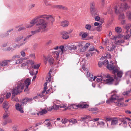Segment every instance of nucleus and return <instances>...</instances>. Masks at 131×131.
Returning a JSON list of instances; mask_svg holds the SVG:
<instances>
[{"label":"nucleus","mask_w":131,"mask_h":131,"mask_svg":"<svg viewBox=\"0 0 131 131\" xmlns=\"http://www.w3.org/2000/svg\"><path fill=\"white\" fill-rule=\"evenodd\" d=\"M36 24V27L43 26H47V23L44 20L40 19L38 16L35 18L30 22L29 24L27 25L26 27L29 28L33 26Z\"/></svg>","instance_id":"obj_1"},{"label":"nucleus","mask_w":131,"mask_h":131,"mask_svg":"<svg viewBox=\"0 0 131 131\" xmlns=\"http://www.w3.org/2000/svg\"><path fill=\"white\" fill-rule=\"evenodd\" d=\"M114 94L111 95V97L109 100L106 101V103L107 104H109L110 103L112 102L115 100H117V101L115 102L116 105L117 106L122 107L124 106V104L123 103H121L120 102L123 100V98L118 99L119 96L117 95L116 91H114L112 92Z\"/></svg>","instance_id":"obj_2"},{"label":"nucleus","mask_w":131,"mask_h":131,"mask_svg":"<svg viewBox=\"0 0 131 131\" xmlns=\"http://www.w3.org/2000/svg\"><path fill=\"white\" fill-rule=\"evenodd\" d=\"M24 87V84L22 81L18 82L16 84V87L12 91V96L14 97L16 95L21 92Z\"/></svg>","instance_id":"obj_3"},{"label":"nucleus","mask_w":131,"mask_h":131,"mask_svg":"<svg viewBox=\"0 0 131 131\" xmlns=\"http://www.w3.org/2000/svg\"><path fill=\"white\" fill-rule=\"evenodd\" d=\"M47 26H43L36 27V29L34 31H31L32 35L34 34L39 33L40 32H44L46 31V28Z\"/></svg>","instance_id":"obj_4"},{"label":"nucleus","mask_w":131,"mask_h":131,"mask_svg":"<svg viewBox=\"0 0 131 131\" xmlns=\"http://www.w3.org/2000/svg\"><path fill=\"white\" fill-rule=\"evenodd\" d=\"M45 63L46 65L47 64V61L50 65L53 64L54 62V58L51 55H49L47 57H45Z\"/></svg>","instance_id":"obj_5"},{"label":"nucleus","mask_w":131,"mask_h":131,"mask_svg":"<svg viewBox=\"0 0 131 131\" xmlns=\"http://www.w3.org/2000/svg\"><path fill=\"white\" fill-rule=\"evenodd\" d=\"M110 64H108V61L107 60H105L103 62V65H107V68L108 69L110 70H113L115 68V67L113 66V63L111 61L110 62Z\"/></svg>","instance_id":"obj_6"},{"label":"nucleus","mask_w":131,"mask_h":131,"mask_svg":"<svg viewBox=\"0 0 131 131\" xmlns=\"http://www.w3.org/2000/svg\"><path fill=\"white\" fill-rule=\"evenodd\" d=\"M119 120L121 122L119 124V125H122L124 127L126 126L127 125V122L126 120V117L124 116L119 117Z\"/></svg>","instance_id":"obj_7"},{"label":"nucleus","mask_w":131,"mask_h":131,"mask_svg":"<svg viewBox=\"0 0 131 131\" xmlns=\"http://www.w3.org/2000/svg\"><path fill=\"white\" fill-rule=\"evenodd\" d=\"M120 6V8L121 10L123 11L129 8L130 6L126 3H121Z\"/></svg>","instance_id":"obj_8"},{"label":"nucleus","mask_w":131,"mask_h":131,"mask_svg":"<svg viewBox=\"0 0 131 131\" xmlns=\"http://www.w3.org/2000/svg\"><path fill=\"white\" fill-rule=\"evenodd\" d=\"M103 81L107 84H112L114 81V79L111 78H107V77L104 76V79H103Z\"/></svg>","instance_id":"obj_9"},{"label":"nucleus","mask_w":131,"mask_h":131,"mask_svg":"<svg viewBox=\"0 0 131 131\" xmlns=\"http://www.w3.org/2000/svg\"><path fill=\"white\" fill-rule=\"evenodd\" d=\"M58 49L61 50V51H59V53H61V55H62L64 52L67 50L65 49V45H61L59 47L57 46L54 48V49L56 50Z\"/></svg>","instance_id":"obj_10"},{"label":"nucleus","mask_w":131,"mask_h":131,"mask_svg":"<svg viewBox=\"0 0 131 131\" xmlns=\"http://www.w3.org/2000/svg\"><path fill=\"white\" fill-rule=\"evenodd\" d=\"M34 63V62L33 61L31 60H29L27 61L26 62L22 64V67L24 68L25 66H28L30 65V64H31V65H32Z\"/></svg>","instance_id":"obj_11"},{"label":"nucleus","mask_w":131,"mask_h":131,"mask_svg":"<svg viewBox=\"0 0 131 131\" xmlns=\"http://www.w3.org/2000/svg\"><path fill=\"white\" fill-rule=\"evenodd\" d=\"M77 46L75 45H72L70 46L65 45V49L67 50H75L77 48Z\"/></svg>","instance_id":"obj_12"},{"label":"nucleus","mask_w":131,"mask_h":131,"mask_svg":"<svg viewBox=\"0 0 131 131\" xmlns=\"http://www.w3.org/2000/svg\"><path fill=\"white\" fill-rule=\"evenodd\" d=\"M113 70V74H115L116 73H117L118 77L119 78H121L122 77L123 74V73L122 71H119L118 69H114Z\"/></svg>","instance_id":"obj_13"},{"label":"nucleus","mask_w":131,"mask_h":131,"mask_svg":"<svg viewBox=\"0 0 131 131\" xmlns=\"http://www.w3.org/2000/svg\"><path fill=\"white\" fill-rule=\"evenodd\" d=\"M54 7L56 8L61 10H68V8L66 7L61 5L55 6Z\"/></svg>","instance_id":"obj_14"},{"label":"nucleus","mask_w":131,"mask_h":131,"mask_svg":"<svg viewBox=\"0 0 131 131\" xmlns=\"http://www.w3.org/2000/svg\"><path fill=\"white\" fill-rule=\"evenodd\" d=\"M15 108L16 110L19 111L21 113H23L24 111L21 107V105H20L19 103H16L15 105Z\"/></svg>","instance_id":"obj_15"},{"label":"nucleus","mask_w":131,"mask_h":131,"mask_svg":"<svg viewBox=\"0 0 131 131\" xmlns=\"http://www.w3.org/2000/svg\"><path fill=\"white\" fill-rule=\"evenodd\" d=\"M60 34L63 39H67L69 38L68 33L66 31H62L61 32Z\"/></svg>","instance_id":"obj_16"},{"label":"nucleus","mask_w":131,"mask_h":131,"mask_svg":"<svg viewBox=\"0 0 131 131\" xmlns=\"http://www.w3.org/2000/svg\"><path fill=\"white\" fill-rule=\"evenodd\" d=\"M39 18H44L47 19H49L54 18L53 16L51 15H42L38 16Z\"/></svg>","instance_id":"obj_17"},{"label":"nucleus","mask_w":131,"mask_h":131,"mask_svg":"<svg viewBox=\"0 0 131 131\" xmlns=\"http://www.w3.org/2000/svg\"><path fill=\"white\" fill-rule=\"evenodd\" d=\"M30 80L29 78H27L24 81V83L25 85L26 88L28 89L29 86L30 84Z\"/></svg>","instance_id":"obj_18"},{"label":"nucleus","mask_w":131,"mask_h":131,"mask_svg":"<svg viewBox=\"0 0 131 131\" xmlns=\"http://www.w3.org/2000/svg\"><path fill=\"white\" fill-rule=\"evenodd\" d=\"M47 112V111L45 109H41V111L38 112L37 113L38 116L39 115H43Z\"/></svg>","instance_id":"obj_19"},{"label":"nucleus","mask_w":131,"mask_h":131,"mask_svg":"<svg viewBox=\"0 0 131 131\" xmlns=\"http://www.w3.org/2000/svg\"><path fill=\"white\" fill-rule=\"evenodd\" d=\"M69 21L66 20L62 21L61 23V25L63 27H67L69 25Z\"/></svg>","instance_id":"obj_20"},{"label":"nucleus","mask_w":131,"mask_h":131,"mask_svg":"<svg viewBox=\"0 0 131 131\" xmlns=\"http://www.w3.org/2000/svg\"><path fill=\"white\" fill-rule=\"evenodd\" d=\"M93 10H96L95 5L94 2H91L90 4V11H92Z\"/></svg>","instance_id":"obj_21"},{"label":"nucleus","mask_w":131,"mask_h":131,"mask_svg":"<svg viewBox=\"0 0 131 131\" xmlns=\"http://www.w3.org/2000/svg\"><path fill=\"white\" fill-rule=\"evenodd\" d=\"M114 9L115 13L117 15L121 13V12L122 11L121 10L120 6L118 7L117 6H115L114 8Z\"/></svg>","instance_id":"obj_22"},{"label":"nucleus","mask_w":131,"mask_h":131,"mask_svg":"<svg viewBox=\"0 0 131 131\" xmlns=\"http://www.w3.org/2000/svg\"><path fill=\"white\" fill-rule=\"evenodd\" d=\"M88 110L92 112H95L93 113L94 114L97 113L99 112L98 109L96 107L94 108H88Z\"/></svg>","instance_id":"obj_23"},{"label":"nucleus","mask_w":131,"mask_h":131,"mask_svg":"<svg viewBox=\"0 0 131 131\" xmlns=\"http://www.w3.org/2000/svg\"><path fill=\"white\" fill-rule=\"evenodd\" d=\"M8 104V103L6 101L4 102L3 103V107L4 108H5L6 112L9 108Z\"/></svg>","instance_id":"obj_24"},{"label":"nucleus","mask_w":131,"mask_h":131,"mask_svg":"<svg viewBox=\"0 0 131 131\" xmlns=\"http://www.w3.org/2000/svg\"><path fill=\"white\" fill-rule=\"evenodd\" d=\"M105 126V123L103 121H98L97 126H99L100 127L104 128Z\"/></svg>","instance_id":"obj_25"},{"label":"nucleus","mask_w":131,"mask_h":131,"mask_svg":"<svg viewBox=\"0 0 131 131\" xmlns=\"http://www.w3.org/2000/svg\"><path fill=\"white\" fill-rule=\"evenodd\" d=\"M118 123L117 118H113L111 122V125H114Z\"/></svg>","instance_id":"obj_26"},{"label":"nucleus","mask_w":131,"mask_h":131,"mask_svg":"<svg viewBox=\"0 0 131 131\" xmlns=\"http://www.w3.org/2000/svg\"><path fill=\"white\" fill-rule=\"evenodd\" d=\"M10 61L9 60H5L2 61V62L0 61V65H1V66L3 67L7 66L8 64V62Z\"/></svg>","instance_id":"obj_27"},{"label":"nucleus","mask_w":131,"mask_h":131,"mask_svg":"<svg viewBox=\"0 0 131 131\" xmlns=\"http://www.w3.org/2000/svg\"><path fill=\"white\" fill-rule=\"evenodd\" d=\"M52 44V41L51 40H48L45 44L48 47L51 46Z\"/></svg>","instance_id":"obj_28"},{"label":"nucleus","mask_w":131,"mask_h":131,"mask_svg":"<svg viewBox=\"0 0 131 131\" xmlns=\"http://www.w3.org/2000/svg\"><path fill=\"white\" fill-rule=\"evenodd\" d=\"M53 71V70H50L49 72L48 73L49 77L48 79V80H47V81L48 82H49L51 80V73H52V71Z\"/></svg>","instance_id":"obj_29"},{"label":"nucleus","mask_w":131,"mask_h":131,"mask_svg":"<svg viewBox=\"0 0 131 131\" xmlns=\"http://www.w3.org/2000/svg\"><path fill=\"white\" fill-rule=\"evenodd\" d=\"M119 16V19L120 20H122L124 19L125 18V16L124 14L123 13H121Z\"/></svg>","instance_id":"obj_30"},{"label":"nucleus","mask_w":131,"mask_h":131,"mask_svg":"<svg viewBox=\"0 0 131 131\" xmlns=\"http://www.w3.org/2000/svg\"><path fill=\"white\" fill-rule=\"evenodd\" d=\"M9 116V113L8 112H6L4 114L3 117V119H6Z\"/></svg>","instance_id":"obj_31"},{"label":"nucleus","mask_w":131,"mask_h":131,"mask_svg":"<svg viewBox=\"0 0 131 131\" xmlns=\"http://www.w3.org/2000/svg\"><path fill=\"white\" fill-rule=\"evenodd\" d=\"M119 81L120 80L119 79L117 78H115V79H114L113 82L114 84L116 85H118L119 84Z\"/></svg>","instance_id":"obj_32"},{"label":"nucleus","mask_w":131,"mask_h":131,"mask_svg":"<svg viewBox=\"0 0 131 131\" xmlns=\"http://www.w3.org/2000/svg\"><path fill=\"white\" fill-rule=\"evenodd\" d=\"M46 91L45 90H45H43L41 93L38 94L37 95L38 97H40L41 98L44 96V94L45 93Z\"/></svg>","instance_id":"obj_33"},{"label":"nucleus","mask_w":131,"mask_h":131,"mask_svg":"<svg viewBox=\"0 0 131 131\" xmlns=\"http://www.w3.org/2000/svg\"><path fill=\"white\" fill-rule=\"evenodd\" d=\"M53 56L54 57H56V58L58 57L59 54H61V53H59V51H55L53 52Z\"/></svg>","instance_id":"obj_34"},{"label":"nucleus","mask_w":131,"mask_h":131,"mask_svg":"<svg viewBox=\"0 0 131 131\" xmlns=\"http://www.w3.org/2000/svg\"><path fill=\"white\" fill-rule=\"evenodd\" d=\"M100 77H101V78H97L96 80V81H97L98 82H100L101 81H103V79H104V76H102V75H101V76H100Z\"/></svg>","instance_id":"obj_35"},{"label":"nucleus","mask_w":131,"mask_h":131,"mask_svg":"<svg viewBox=\"0 0 131 131\" xmlns=\"http://www.w3.org/2000/svg\"><path fill=\"white\" fill-rule=\"evenodd\" d=\"M95 11L96 10H93L92 11L90 12L92 15L93 17H95L97 15H98V14Z\"/></svg>","instance_id":"obj_36"},{"label":"nucleus","mask_w":131,"mask_h":131,"mask_svg":"<svg viewBox=\"0 0 131 131\" xmlns=\"http://www.w3.org/2000/svg\"><path fill=\"white\" fill-rule=\"evenodd\" d=\"M73 106L74 108L76 109L77 108H82V104H78L77 105H75V104H73Z\"/></svg>","instance_id":"obj_37"},{"label":"nucleus","mask_w":131,"mask_h":131,"mask_svg":"<svg viewBox=\"0 0 131 131\" xmlns=\"http://www.w3.org/2000/svg\"><path fill=\"white\" fill-rule=\"evenodd\" d=\"M131 27V24H129L127 25L126 27V32H129V30Z\"/></svg>","instance_id":"obj_38"},{"label":"nucleus","mask_w":131,"mask_h":131,"mask_svg":"<svg viewBox=\"0 0 131 131\" xmlns=\"http://www.w3.org/2000/svg\"><path fill=\"white\" fill-rule=\"evenodd\" d=\"M115 31L117 33H120L122 31L121 28L119 27L115 28Z\"/></svg>","instance_id":"obj_39"},{"label":"nucleus","mask_w":131,"mask_h":131,"mask_svg":"<svg viewBox=\"0 0 131 131\" xmlns=\"http://www.w3.org/2000/svg\"><path fill=\"white\" fill-rule=\"evenodd\" d=\"M120 38V36H112L111 38V39L112 40H116L117 38Z\"/></svg>","instance_id":"obj_40"},{"label":"nucleus","mask_w":131,"mask_h":131,"mask_svg":"<svg viewBox=\"0 0 131 131\" xmlns=\"http://www.w3.org/2000/svg\"><path fill=\"white\" fill-rule=\"evenodd\" d=\"M130 35L129 34H128L126 35H124L123 36V38L125 40H127L129 39L130 37Z\"/></svg>","instance_id":"obj_41"},{"label":"nucleus","mask_w":131,"mask_h":131,"mask_svg":"<svg viewBox=\"0 0 131 131\" xmlns=\"http://www.w3.org/2000/svg\"><path fill=\"white\" fill-rule=\"evenodd\" d=\"M68 121V120L67 119H63L61 121V122L63 124H65Z\"/></svg>","instance_id":"obj_42"},{"label":"nucleus","mask_w":131,"mask_h":131,"mask_svg":"<svg viewBox=\"0 0 131 131\" xmlns=\"http://www.w3.org/2000/svg\"><path fill=\"white\" fill-rule=\"evenodd\" d=\"M131 92V89L129 90H128L126 92H125L123 93V94L124 95H129V93Z\"/></svg>","instance_id":"obj_43"},{"label":"nucleus","mask_w":131,"mask_h":131,"mask_svg":"<svg viewBox=\"0 0 131 131\" xmlns=\"http://www.w3.org/2000/svg\"><path fill=\"white\" fill-rule=\"evenodd\" d=\"M131 92V89L129 90H128L126 92H125L123 93V94L124 95H129V93Z\"/></svg>","instance_id":"obj_44"},{"label":"nucleus","mask_w":131,"mask_h":131,"mask_svg":"<svg viewBox=\"0 0 131 131\" xmlns=\"http://www.w3.org/2000/svg\"><path fill=\"white\" fill-rule=\"evenodd\" d=\"M85 28L87 30H90L91 28V26L90 25L88 24L85 25Z\"/></svg>","instance_id":"obj_45"},{"label":"nucleus","mask_w":131,"mask_h":131,"mask_svg":"<svg viewBox=\"0 0 131 131\" xmlns=\"http://www.w3.org/2000/svg\"><path fill=\"white\" fill-rule=\"evenodd\" d=\"M124 41L123 40H119L116 42V43L117 45H119L124 43Z\"/></svg>","instance_id":"obj_46"},{"label":"nucleus","mask_w":131,"mask_h":131,"mask_svg":"<svg viewBox=\"0 0 131 131\" xmlns=\"http://www.w3.org/2000/svg\"><path fill=\"white\" fill-rule=\"evenodd\" d=\"M23 62L22 59H19V60H17L16 62V64H19L21 63H22Z\"/></svg>","instance_id":"obj_47"},{"label":"nucleus","mask_w":131,"mask_h":131,"mask_svg":"<svg viewBox=\"0 0 131 131\" xmlns=\"http://www.w3.org/2000/svg\"><path fill=\"white\" fill-rule=\"evenodd\" d=\"M60 102L58 100H56L54 101L53 103V105H59L60 104Z\"/></svg>","instance_id":"obj_48"},{"label":"nucleus","mask_w":131,"mask_h":131,"mask_svg":"<svg viewBox=\"0 0 131 131\" xmlns=\"http://www.w3.org/2000/svg\"><path fill=\"white\" fill-rule=\"evenodd\" d=\"M40 66V65H39V64H37L32 66V68L35 69H38L39 68Z\"/></svg>","instance_id":"obj_49"},{"label":"nucleus","mask_w":131,"mask_h":131,"mask_svg":"<svg viewBox=\"0 0 131 131\" xmlns=\"http://www.w3.org/2000/svg\"><path fill=\"white\" fill-rule=\"evenodd\" d=\"M23 38V36H21L17 38L16 39V41H19L21 40Z\"/></svg>","instance_id":"obj_50"},{"label":"nucleus","mask_w":131,"mask_h":131,"mask_svg":"<svg viewBox=\"0 0 131 131\" xmlns=\"http://www.w3.org/2000/svg\"><path fill=\"white\" fill-rule=\"evenodd\" d=\"M25 99L27 102H28L29 103H30L33 100V99L32 98H27Z\"/></svg>","instance_id":"obj_51"},{"label":"nucleus","mask_w":131,"mask_h":131,"mask_svg":"<svg viewBox=\"0 0 131 131\" xmlns=\"http://www.w3.org/2000/svg\"><path fill=\"white\" fill-rule=\"evenodd\" d=\"M32 36V35H30L27 36L24 39L23 41H25L28 40L29 39V38L31 37Z\"/></svg>","instance_id":"obj_52"},{"label":"nucleus","mask_w":131,"mask_h":131,"mask_svg":"<svg viewBox=\"0 0 131 131\" xmlns=\"http://www.w3.org/2000/svg\"><path fill=\"white\" fill-rule=\"evenodd\" d=\"M82 108H88L89 107V105L88 104H82Z\"/></svg>","instance_id":"obj_53"},{"label":"nucleus","mask_w":131,"mask_h":131,"mask_svg":"<svg viewBox=\"0 0 131 131\" xmlns=\"http://www.w3.org/2000/svg\"><path fill=\"white\" fill-rule=\"evenodd\" d=\"M53 106L54 107V109L56 110H58L59 108V105H53Z\"/></svg>","instance_id":"obj_54"},{"label":"nucleus","mask_w":131,"mask_h":131,"mask_svg":"<svg viewBox=\"0 0 131 131\" xmlns=\"http://www.w3.org/2000/svg\"><path fill=\"white\" fill-rule=\"evenodd\" d=\"M4 120V121L2 125L5 126L8 123L7 119H5Z\"/></svg>","instance_id":"obj_55"},{"label":"nucleus","mask_w":131,"mask_h":131,"mask_svg":"<svg viewBox=\"0 0 131 131\" xmlns=\"http://www.w3.org/2000/svg\"><path fill=\"white\" fill-rule=\"evenodd\" d=\"M20 56L19 55H14L13 57V60H16V58H20Z\"/></svg>","instance_id":"obj_56"},{"label":"nucleus","mask_w":131,"mask_h":131,"mask_svg":"<svg viewBox=\"0 0 131 131\" xmlns=\"http://www.w3.org/2000/svg\"><path fill=\"white\" fill-rule=\"evenodd\" d=\"M29 57L32 59H35V57L34 54H32L29 55Z\"/></svg>","instance_id":"obj_57"},{"label":"nucleus","mask_w":131,"mask_h":131,"mask_svg":"<svg viewBox=\"0 0 131 131\" xmlns=\"http://www.w3.org/2000/svg\"><path fill=\"white\" fill-rule=\"evenodd\" d=\"M69 122L73 124H75L77 122V121L75 119H70L69 120Z\"/></svg>","instance_id":"obj_58"},{"label":"nucleus","mask_w":131,"mask_h":131,"mask_svg":"<svg viewBox=\"0 0 131 131\" xmlns=\"http://www.w3.org/2000/svg\"><path fill=\"white\" fill-rule=\"evenodd\" d=\"M77 45L79 47H82L83 46V43L82 42H79Z\"/></svg>","instance_id":"obj_59"},{"label":"nucleus","mask_w":131,"mask_h":131,"mask_svg":"<svg viewBox=\"0 0 131 131\" xmlns=\"http://www.w3.org/2000/svg\"><path fill=\"white\" fill-rule=\"evenodd\" d=\"M89 116H85L84 117H82L81 118L82 121H84L88 117H89Z\"/></svg>","instance_id":"obj_60"},{"label":"nucleus","mask_w":131,"mask_h":131,"mask_svg":"<svg viewBox=\"0 0 131 131\" xmlns=\"http://www.w3.org/2000/svg\"><path fill=\"white\" fill-rule=\"evenodd\" d=\"M59 107L61 108H65V109H66L67 108H66V106L64 104H61L59 105Z\"/></svg>","instance_id":"obj_61"},{"label":"nucleus","mask_w":131,"mask_h":131,"mask_svg":"<svg viewBox=\"0 0 131 131\" xmlns=\"http://www.w3.org/2000/svg\"><path fill=\"white\" fill-rule=\"evenodd\" d=\"M23 101L22 102V104L23 105H25L27 104V102L26 101V99L24 100H23Z\"/></svg>","instance_id":"obj_62"},{"label":"nucleus","mask_w":131,"mask_h":131,"mask_svg":"<svg viewBox=\"0 0 131 131\" xmlns=\"http://www.w3.org/2000/svg\"><path fill=\"white\" fill-rule=\"evenodd\" d=\"M94 18L95 20L97 21H99L100 19V17L98 15L95 17Z\"/></svg>","instance_id":"obj_63"},{"label":"nucleus","mask_w":131,"mask_h":131,"mask_svg":"<svg viewBox=\"0 0 131 131\" xmlns=\"http://www.w3.org/2000/svg\"><path fill=\"white\" fill-rule=\"evenodd\" d=\"M128 19L129 20H131V12H129L128 15Z\"/></svg>","instance_id":"obj_64"}]
</instances>
